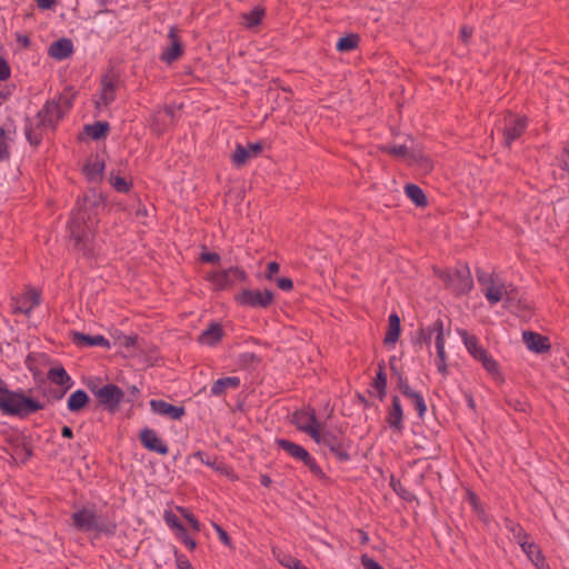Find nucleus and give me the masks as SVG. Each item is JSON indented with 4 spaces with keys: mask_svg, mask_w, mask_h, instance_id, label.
I'll return each mask as SVG.
<instances>
[{
    "mask_svg": "<svg viewBox=\"0 0 569 569\" xmlns=\"http://www.w3.org/2000/svg\"><path fill=\"white\" fill-rule=\"evenodd\" d=\"M264 9L262 7H256L252 11L241 14L242 23L248 29H253L259 26L264 17Z\"/></svg>",
    "mask_w": 569,
    "mask_h": 569,
    "instance_id": "33",
    "label": "nucleus"
},
{
    "mask_svg": "<svg viewBox=\"0 0 569 569\" xmlns=\"http://www.w3.org/2000/svg\"><path fill=\"white\" fill-rule=\"evenodd\" d=\"M178 510L182 513V516L188 520V522L191 525V527L199 531L200 530V523L199 521L190 513L188 512L186 509L183 508H178Z\"/></svg>",
    "mask_w": 569,
    "mask_h": 569,
    "instance_id": "54",
    "label": "nucleus"
},
{
    "mask_svg": "<svg viewBox=\"0 0 569 569\" xmlns=\"http://www.w3.org/2000/svg\"><path fill=\"white\" fill-rule=\"evenodd\" d=\"M407 197L418 207H426L428 204V199L420 187L417 184H407L405 188Z\"/></svg>",
    "mask_w": 569,
    "mask_h": 569,
    "instance_id": "35",
    "label": "nucleus"
},
{
    "mask_svg": "<svg viewBox=\"0 0 569 569\" xmlns=\"http://www.w3.org/2000/svg\"><path fill=\"white\" fill-rule=\"evenodd\" d=\"M468 498H469V501H470L471 506L473 507V509L479 513V516H482L483 510L480 508L477 496L473 492L469 491Z\"/></svg>",
    "mask_w": 569,
    "mask_h": 569,
    "instance_id": "62",
    "label": "nucleus"
},
{
    "mask_svg": "<svg viewBox=\"0 0 569 569\" xmlns=\"http://www.w3.org/2000/svg\"><path fill=\"white\" fill-rule=\"evenodd\" d=\"M485 297L487 300L495 305L501 301L505 297L506 300H511V292L512 290H509V287L506 286L502 281L497 282L496 284L483 288L482 289Z\"/></svg>",
    "mask_w": 569,
    "mask_h": 569,
    "instance_id": "20",
    "label": "nucleus"
},
{
    "mask_svg": "<svg viewBox=\"0 0 569 569\" xmlns=\"http://www.w3.org/2000/svg\"><path fill=\"white\" fill-rule=\"evenodd\" d=\"M513 539L516 540V542L521 547V543H523V546H526L527 543H529V535L523 531V529H520L518 532H516V536H513Z\"/></svg>",
    "mask_w": 569,
    "mask_h": 569,
    "instance_id": "59",
    "label": "nucleus"
},
{
    "mask_svg": "<svg viewBox=\"0 0 569 569\" xmlns=\"http://www.w3.org/2000/svg\"><path fill=\"white\" fill-rule=\"evenodd\" d=\"M64 110L56 101L48 102L37 114L38 127L53 129Z\"/></svg>",
    "mask_w": 569,
    "mask_h": 569,
    "instance_id": "12",
    "label": "nucleus"
},
{
    "mask_svg": "<svg viewBox=\"0 0 569 569\" xmlns=\"http://www.w3.org/2000/svg\"><path fill=\"white\" fill-rule=\"evenodd\" d=\"M277 445L292 458L302 461L312 473L319 477H323V472L321 471L320 467L316 463L313 458L303 447L286 439L277 440Z\"/></svg>",
    "mask_w": 569,
    "mask_h": 569,
    "instance_id": "8",
    "label": "nucleus"
},
{
    "mask_svg": "<svg viewBox=\"0 0 569 569\" xmlns=\"http://www.w3.org/2000/svg\"><path fill=\"white\" fill-rule=\"evenodd\" d=\"M109 181L111 186L119 192H128L130 190V184L121 177L111 172Z\"/></svg>",
    "mask_w": 569,
    "mask_h": 569,
    "instance_id": "44",
    "label": "nucleus"
},
{
    "mask_svg": "<svg viewBox=\"0 0 569 569\" xmlns=\"http://www.w3.org/2000/svg\"><path fill=\"white\" fill-rule=\"evenodd\" d=\"M73 53V43L68 38H61L52 42L48 49V54L56 60H63Z\"/></svg>",
    "mask_w": 569,
    "mask_h": 569,
    "instance_id": "19",
    "label": "nucleus"
},
{
    "mask_svg": "<svg viewBox=\"0 0 569 569\" xmlns=\"http://www.w3.org/2000/svg\"><path fill=\"white\" fill-rule=\"evenodd\" d=\"M562 170L569 173V144L565 147L563 152L559 159Z\"/></svg>",
    "mask_w": 569,
    "mask_h": 569,
    "instance_id": "56",
    "label": "nucleus"
},
{
    "mask_svg": "<svg viewBox=\"0 0 569 569\" xmlns=\"http://www.w3.org/2000/svg\"><path fill=\"white\" fill-rule=\"evenodd\" d=\"M522 340L526 345V347L538 355H543L550 351L551 343L549 341V338L546 336H542L540 333H537L535 331L526 330L522 332Z\"/></svg>",
    "mask_w": 569,
    "mask_h": 569,
    "instance_id": "13",
    "label": "nucleus"
},
{
    "mask_svg": "<svg viewBox=\"0 0 569 569\" xmlns=\"http://www.w3.org/2000/svg\"><path fill=\"white\" fill-rule=\"evenodd\" d=\"M361 563L365 569H383L376 560L368 557L367 555L361 557Z\"/></svg>",
    "mask_w": 569,
    "mask_h": 569,
    "instance_id": "52",
    "label": "nucleus"
},
{
    "mask_svg": "<svg viewBox=\"0 0 569 569\" xmlns=\"http://www.w3.org/2000/svg\"><path fill=\"white\" fill-rule=\"evenodd\" d=\"M47 127H38V120L36 119V122H30L26 127V137L30 144L38 146L41 142L42 139V130Z\"/></svg>",
    "mask_w": 569,
    "mask_h": 569,
    "instance_id": "37",
    "label": "nucleus"
},
{
    "mask_svg": "<svg viewBox=\"0 0 569 569\" xmlns=\"http://www.w3.org/2000/svg\"><path fill=\"white\" fill-rule=\"evenodd\" d=\"M317 443H321L329 448V450L335 453V456L339 460H348L349 456L343 447L342 440L329 431H323L320 429V437L318 440H315Z\"/></svg>",
    "mask_w": 569,
    "mask_h": 569,
    "instance_id": "14",
    "label": "nucleus"
},
{
    "mask_svg": "<svg viewBox=\"0 0 569 569\" xmlns=\"http://www.w3.org/2000/svg\"><path fill=\"white\" fill-rule=\"evenodd\" d=\"M73 525L79 530L91 531L94 530L100 533L113 535L116 531V523L103 519L93 510L83 508L72 515Z\"/></svg>",
    "mask_w": 569,
    "mask_h": 569,
    "instance_id": "3",
    "label": "nucleus"
},
{
    "mask_svg": "<svg viewBox=\"0 0 569 569\" xmlns=\"http://www.w3.org/2000/svg\"><path fill=\"white\" fill-rule=\"evenodd\" d=\"M400 318L398 315L392 313L389 316V325H388V331L385 337V343L392 345L396 343L400 336Z\"/></svg>",
    "mask_w": 569,
    "mask_h": 569,
    "instance_id": "31",
    "label": "nucleus"
},
{
    "mask_svg": "<svg viewBox=\"0 0 569 569\" xmlns=\"http://www.w3.org/2000/svg\"><path fill=\"white\" fill-rule=\"evenodd\" d=\"M212 527L214 528L216 532L218 533L221 542L223 545H226L227 547L231 548L232 543H231V540H230L227 531L216 522H212Z\"/></svg>",
    "mask_w": 569,
    "mask_h": 569,
    "instance_id": "48",
    "label": "nucleus"
},
{
    "mask_svg": "<svg viewBox=\"0 0 569 569\" xmlns=\"http://www.w3.org/2000/svg\"><path fill=\"white\" fill-rule=\"evenodd\" d=\"M408 164L416 167L422 174H428L433 169L432 160L423 153L419 144L415 151L411 152V158Z\"/></svg>",
    "mask_w": 569,
    "mask_h": 569,
    "instance_id": "24",
    "label": "nucleus"
},
{
    "mask_svg": "<svg viewBox=\"0 0 569 569\" xmlns=\"http://www.w3.org/2000/svg\"><path fill=\"white\" fill-rule=\"evenodd\" d=\"M440 333H443V322L442 320L438 319L431 326L419 329L417 336V343L421 347L426 345L429 348L432 336H437Z\"/></svg>",
    "mask_w": 569,
    "mask_h": 569,
    "instance_id": "25",
    "label": "nucleus"
},
{
    "mask_svg": "<svg viewBox=\"0 0 569 569\" xmlns=\"http://www.w3.org/2000/svg\"><path fill=\"white\" fill-rule=\"evenodd\" d=\"M438 360H446L443 333L437 335L435 339Z\"/></svg>",
    "mask_w": 569,
    "mask_h": 569,
    "instance_id": "46",
    "label": "nucleus"
},
{
    "mask_svg": "<svg viewBox=\"0 0 569 569\" xmlns=\"http://www.w3.org/2000/svg\"><path fill=\"white\" fill-rule=\"evenodd\" d=\"M190 458L199 459L203 463L214 468L217 471H219L226 476H229L231 473L230 469L227 466H224L222 463H216V460L211 461L210 459H204V453L201 451L194 452Z\"/></svg>",
    "mask_w": 569,
    "mask_h": 569,
    "instance_id": "40",
    "label": "nucleus"
},
{
    "mask_svg": "<svg viewBox=\"0 0 569 569\" xmlns=\"http://www.w3.org/2000/svg\"><path fill=\"white\" fill-rule=\"evenodd\" d=\"M176 562L179 569H193L191 562L182 555L176 553Z\"/></svg>",
    "mask_w": 569,
    "mask_h": 569,
    "instance_id": "57",
    "label": "nucleus"
},
{
    "mask_svg": "<svg viewBox=\"0 0 569 569\" xmlns=\"http://www.w3.org/2000/svg\"><path fill=\"white\" fill-rule=\"evenodd\" d=\"M150 407L153 412L161 415V416L169 417L173 420H179L184 415L183 407L173 406L163 400H151Z\"/></svg>",
    "mask_w": 569,
    "mask_h": 569,
    "instance_id": "18",
    "label": "nucleus"
},
{
    "mask_svg": "<svg viewBox=\"0 0 569 569\" xmlns=\"http://www.w3.org/2000/svg\"><path fill=\"white\" fill-rule=\"evenodd\" d=\"M359 41V37L356 34H349L342 37L337 42V50L339 51H350L357 48Z\"/></svg>",
    "mask_w": 569,
    "mask_h": 569,
    "instance_id": "39",
    "label": "nucleus"
},
{
    "mask_svg": "<svg viewBox=\"0 0 569 569\" xmlns=\"http://www.w3.org/2000/svg\"><path fill=\"white\" fill-rule=\"evenodd\" d=\"M89 402V397L83 390H77L72 392L68 399V409L71 412H79Z\"/></svg>",
    "mask_w": 569,
    "mask_h": 569,
    "instance_id": "30",
    "label": "nucleus"
},
{
    "mask_svg": "<svg viewBox=\"0 0 569 569\" xmlns=\"http://www.w3.org/2000/svg\"><path fill=\"white\" fill-rule=\"evenodd\" d=\"M402 417H403V412H402L400 399H399V397L395 396L392 398V406H391V409H390L389 416H388L389 426L397 430H401Z\"/></svg>",
    "mask_w": 569,
    "mask_h": 569,
    "instance_id": "29",
    "label": "nucleus"
},
{
    "mask_svg": "<svg viewBox=\"0 0 569 569\" xmlns=\"http://www.w3.org/2000/svg\"><path fill=\"white\" fill-rule=\"evenodd\" d=\"M104 170V161L100 160L98 157L93 160H90L86 168V176L90 181H99L101 179L102 172Z\"/></svg>",
    "mask_w": 569,
    "mask_h": 569,
    "instance_id": "34",
    "label": "nucleus"
},
{
    "mask_svg": "<svg viewBox=\"0 0 569 569\" xmlns=\"http://www.w3.org/2000/svg\"><path fill=\"white\" fill-rule=\"evenodd\" d=\"M168 38L170 39L171 44L166 51H163L161 59L168 63H171L182 54V46L178 38L176 27L170 28Z\"/></svg>",
    "mask_w": 569,
    "mask_h": 569,
    "instance_id": "23",
    "label": "nucleus"
},
{
    "mask_svg": "<svg viewBox=\"0 0 569 569\" xmlns=\"http://www.w3.org/2000/svg\"><path fill=\"white\" fill-rule=\"evenodd\" d=\"M237 300L252 308H267L273 300V293L269 290H242Z\"/></svg>",
    "mask_w": 569,
    "mask_h": 569,
    "instance_id": "10",
    "label": "nucleus"
},
{
    "mask_svg": "<svg viewBox=\"0 0 569 569\" xmlns=\"http://www.w3.org/2000/svg\"><path fill=\"white\" fill-rule=\"evenodd\" d=\"M398 387H399L400 391H401V392H402L407 398H409V399L411 398V395H415V393H416V391H413V390L409 387L408 382H407L405 379H402V377H400V376H399V380H398Z\"/></svg>",
    "mask_w": 569,
    "mask_h": 569,
    "instance_id": "53",
    "label": "nucleus"
},
{
    "mask_svg": "<svg viewBox=\"0 0 569 569\" xmlns=\"http://www.w3.org/2000/svg\"><path fill=\"white\" fill-rule=\"evenodd\" d=\"M239 385L240 379L238 377L221 378L213 383L211 392L214 396H221L227 389H236L239 387Z\"/></svg>",
    "mask_w": 569,
    "mask_h": 569,
    "instance_id": "32",
    "label": "nucleus"
},
{
    "mask_svg": "<svg viewBox=\"0 0 569 569\" xmlns=\"http://www.w3.org/2000/svg\"><path fill=\"white\" fill-rule=\"evenodd\" d=\"M48 379L59 386L70 387L71 378L62 367L51 368L48 371Z\"/></svg>",
    "mask_w": 569,
    "mask_h": 569,
    "instance_id": "36",
    "label": "nucleus"
},
{
    "mask_svg": "<svg viewBox=\"0 0 569 569\" xmlns=\"http://www.w3.org/2000/svg\"><path fill=\"white\" fill-rule=\"evenodd\" d=\"M438 276L445 281L446 286L457 295L469 292L473 286L471 272L468 267L448 271H438Z\"/></svg>",
    "mask_w": 569,
    "mask_h": 569,
    "instance_id": "4",
    "label": "nucleus"
},
{
    "mask_svg": "<svg viewBox=\"0 0 569 569\" xmlns=\"http://www.w3.org/2000/svg\"><path fill=\"white\" fill-rule=\"evenodd\" d=\"M476 273H477L478 282L483 288L491 287L500 281L499 279L495 278V276L492 273H488L481 269H477Z\"/></svg>",
    "mask_w": 569,
    "mask_h": 569,
    "instance_id": "42",
    "label": "nucleus"
},
{
    "mask_svg": "<svg viewBox=\"0 0 569 569\" xmlns=\"http://www.w3.org/2000/svg\"><path fill=\"white\" fill-rule=\"evenodd\" d=\"M9 77L10 67L3 58H0V80H7Z\"/></svg>",
    "mask_w": 569,
    "mask_h": 569,
    "instance_id": "58",
    "label": "nucleus"
},
{
    "mask_svg": "<svg viewBox=\"0 0 569 569\" xmlns=\"http://www.w3.org/2000/svg\"><path fill=\"white\" fill-rule=\"evenodd\" d=\"M276 281L277 286L284 291H289L293 287V282L289 278H278Z\"/></svg>",
    "mask_w": 569,
    "mask_h": 569,
    "instance_id": "61",
    "label": "nucleus"
},
{
    "mask_svg": "<svg viewBox=\"0 0 569 569\" xmlns=\"http://www.w3.org/2000/svg\"><path fill=\"white\" fill-rule=\"evenodd\" d=\"M244 278V271L239 268H229L228 270L211 272L207 276V280L210 281L217 290L227 289L237 280H243Z\"/></svg>",
    "mask_w": 569,
    "mask_h": 569,
    "instance_id": "9",
    "label": "nucleus"
},
{
    "mask_svg": "<svg viewBox=\"0 0 569 569\" xmlns=\"http://www.w3.org/2000/svg\"><path fill=\"white\" fill-rule=\"evenodd\" d=\"M119 87V78L114 73H107L101 79V92L96 101V108L109 106L116 98V91Z\"/></svg>",
    "mask_w": 569,
    "mask_h": 569,
    "instance_id": "11",
    "label": "nucleus"
},
{
    "mask_svg": "<svg viewBox=\"0 0 569 569\" xmlns=\"http://www.w3.org/2000/svg\"><path fill=\"white\" fill-rule=\"evenodd\" d=\"M291 421L300 431L308 433L313 440H318L320 437L322 425L318 422L316 411L311 407L296 411Z\"/></svg>",
    "mask_w": 569,
    "mask_h": 569,
    "instance_id": "7",
    "label": "nucleus"
},
{
    "mask_svg": "<svg viewBox=\"0 0 569 569\" xmlns=\"http://www.w3.org/2000/svg\"><path fill=\"white\" fill-rule=\"evenodd\" d=\"M88 198L78 202L77 210L72 213L69 229L74 240V247L82 251L84 256L92 253L91 239L93 238V227L97 223L94 202L87 204Z\"/></svg>",
    "mask_w": 569,
    "mask_h": 569,
    "instance_id": "1",
    "label": "nucleus"
},
{
    "mask_svg": "<svg viewBox=\"0 0 569 569\" xmlns=\"http://www.w3.org/2000/svg\"><path fill=\"white\" fill-rule=\"evenodd\" d=\"M90 390L97 397L99 403L110 412H116L124 398V392L113 383H107L102 387L92 386Z\"/></svg>",
    "mask_w": 569,
    "mask_h": 569,
    "instance_id": "6",
    "label": "nucleus"
},
{
    "mask_svg": "<svg viewBox=\"0 0 569 569\" xmlns=\"http://www.w3.org/2000/svg\"><path fill=\"white\" fill-rule=\"evenodd\" d=\"M527 120L523 117H512L510 113L506 118L503 130L505 143L509 147L511 142L518 139L526 129Z\"/></svg>",
    "mask_w": 569,
    "mask_h": 569,
    "instance_id": "15",
    "label": "nucleus"
},
{
    "mask_svg": "<svg viewBox=\"0 0 569 569\" xmlns=\"http://www.w3.org/2000/svg\"><path fill=\"white\" fill-rule=\"evenodd\" d=\"M201 260L203 262L218 263L220 261V256L216 252H203L201 254Z\"/></svg>",
    "mask_w": 569,
    "mask_h": 569,
    "instance_id": "60",
    "label": "nucleus"
},
{
    "mask_svg": "<svg viewBox=\"0 0 569 569\" xmlns=\"http://www.w3.org/2000/svg\"><path fill=\"white\" fill-rule=\"evenodd\" d=\"M410 400L415 405L419 417H423L425 412L427 411V406H426V402H425L422 396L420 393L416 392L415 395H411Z\"/></svg>",
    "mask_w": 569,
    "mask_h": 569,
    "instance_id": "45",
    "label": "nucleus"
},
{
    "mask_svg": "<svg viewBox=\"0 0 569 569\" xmlns=\"http://www.w3.org/2000/svg\"><path fill=\"white\" fill-rule=\"evenodd\" d=\"M262 150L261 143H249L248 147L237 144L232 154V161L237 167L243 166L250 158H253Z\"/></svg>",
    "mask_w": 569,
    "mask_h": 569,
    "instance_id": "17",
    "label": "nucleus"
},
{
    "mask_svg": "<svg viewBox=\"0 0 569 569\" xmlns=\"http://www.w3.org/2000/svg\"><path fill=\"white\" fill-rule=\"evenodd\" d=\"M40 303V293L34 289L28 291L17 301L14 312L30 313L31 310Z\"/></svg>",
    "mask_w": 569,
    "mask_h": 569,
    "instance_id": "22",
    "label": "nucleus"
},
{
    "mask_svg": "<svg viewBox=\"0 0 569 569\" xmlns=\"http://www.w3.org/2000/svg\"><path fill=\"white\" fill-rule=\"evenodd\" d=\"M109 130V123L108 122H96L93 124L86 126V131L88 136H90L94 140H99L103 138Z\"/></svg>",
    "mask_w": 569,
    "mask_h": 569,
    "instance_id": "38",
    "label": "nucleus"
},
{
    "mask_svg": "<svg viewBox=\"0 0 569 569\" xmlns=\"http://www.w3.org/2000/svg\"><path fill=\"white\" fill-rule=\"evenodd\" d=\"M167 522L178 530V533L184 535V527L181 525L179 519L174 515H168L167 516Z\"/></svg>",
    "mask_w": 569,
    "mask_h": 569,
    "instance_id": "50",
    "label": "nucleus"
},
{
    "mask_svg": "<svg viewBox=\"0 0 569 569\" xmlns=\"http://www.w3.org/2000/svg\"><path fill=\"white\" fill-rule=\"evenodd\" d=\"M120 343L126 348L136 347L138 345L137 336H122L119 338Z\"/></svg>",
    "mask_w": 569,
    "mask_h": 569,
    "instance_id": "55",
    "label": "nucleus"
},
{
    "mask_svg": "<svg viewBox=\"0 0 569 569\" xmlns=\"http://www.w3.org/2000/svg\"><path fill=\"white\" fill-rule=\"evenodd\" d=\"M258 361V357L253 352H243L240 356V362L242 366L249 367Z\"/></svg>",
    "mask_w": 569,
    "mask_h": 569,
    "instance_id": "49",
    "label": "nucleus"
},
{
    "mask_svg": "<svg viewBox=\"0 0 569 569\" xmlns=\"http://www.w3.org/2000/svg\"><path fill=\"white\" fill-rule=\"evenodd\" d=\"M278 561L283 567H287L289 569H308L307 567L302 566L301 562L297 558H295L290 555L278 556Z\"/></svg>",
    "mask_w": 569,
    "mask_h": 569,
    "instance_id": "43",
    "label": "nucleus"
},
{
    "mask_svg": "<svg viewBox=\"0 0 569 569\" xmlns=\"http://www.w3.org/2000/svg\"><path fill=\"white\" fill-rule=\"evenodd\" d=\"M458 335L462 338L463 343L469 353L477 360L481 361L483 368L491 375H498V363L487 351L478 345L476 336H471L465 329H458Z\"/></svg>",
    "mask_w": 569,
    "mask_h": 569,
    "instance_id": "5",
    "label": "nucleus"
},
{
    "mask_svg": "<svg viewBox=\"0 0 569 569\" xmlns=\"http://www.w3.org/2000/svg\"><path fill=\"white\" fill-rule=\"evenodd\" d=\"M408 141H410V144L403 143L400 146H380L379 150L382 152H386L388 154H391L393 157H400L403 158L407 163H409L411 158V152L415 151L418 143L415 142V140L408 136Z\"/></svg>",
    "mask_w": 569,
    "mask_h": 569,
    "instance_id": "21",
    "label": "nucleus"
},
{
    "mask_svg": "<svg viewBox=\"0 0 569 569\" xmlns=\"http://www.w3.org/2000/svg\"><path fill=\"white\" fill-rule=\"evenodd\" d=\"M73 97L74 93L70 89L60 96L59 101L57 103H59L60 107L66 111L71 107Z\"/></svg>",
    "mask_w": 569,
    "mask_h": 569,
    "instance_id": "47",
    "label": "nucleus"
},
{
    "mask_svg": "<svg viewBox=\"0 0 569 569\" xmlns=\"http://www.w3.org/2000/svg\"><path fill=\"white\" fill-rule=\"evenodd\" d=\"M373 388L379 392L380 399H383V397L386 396L387 376L382 371L381 366H380L379 372L377 375V378L373 381Z\"/></svg>",
    "mask_w": 569,
    "mask_h": 569,
    "instance_id": "41",
    "label": "nucleus"
},
{
    "mask_svg": "<svg viewBox=\"0 0 569 569\" xmlns=\"http://www.w3.org/2000/svg\"><path fill=\"white\" fill-rule=\"evenodd\" d=\"M521 549L537 569H550L549 565L546 562L541 549L533 541L527 543L526 546L521 543Z\"/></svg>",
    "mask_w": 569,
    "mask_h": 569,
    "instance_id": "26",
    "label": "nucleus"
},
{
    "mask_svg": "<svg viewBox=\"0 0 569 569\" xmlns=\"http://www.w3.org/2000/svg\"><path fill=\"white\" fill-rule=\"evenodd\" d=\"M279 263L272 261V262H269L268 266H267V278L268 279H272L273 274H276L278 271H279Z\"/></svg>",
    "mask_w": 569,
    "mask_h": 569,
    "instance_id": "64",
    "label": "nucleus"
},
{
    "mask_svg": "<svg viewBox=\"0 0 569 569\" xmlns=\"http://www.w3.org/2000/svg\"><path fill=\"white\" fill-rule=\"evenodd\" d=\"M140 440L142 445L150 451L158 452L160 455L168 453V446L157 436L152 429H143L140 432Z\"/></svg>",
    "mask_w": 569,
    "mask_h": 569,
    "instance_id": "16",
    "label": "nucleus"
},
{
    "mask_svg": "<svg viewBox=\"0 0 569 569\" xmlns=\"http://www.w3.org/2000/svg\"><path fill=\"white\" fill-rule=\"evenodd\" d=\"M73 342L78 346H102L109 347V341L103 336H89L80 332H73Z\"/></svg>",
    "mask_w": 569,
    "mask_h": 569,
    "instance_id": "28",
    "label": "nucleus"
},
{
    "mask_svg": "<svg viewBox=\"0 0 569 569\" xmlns=\"http://www.w3.org/2000/svg\"><path fill=\"white\" fill-rule=\"evenodd\" d=\"M223 336L222 327L219 323L212 322L210 326L199 336L198 341L202 345L214 346Z\"/></svg>",
    "mask_w": 569,
    "mask_h": 569,
    "instance_id": "27",
    "label": "nucleus"
},
{
    "mask_svg": "<svg viewBox=\"0 0 569 569\" xmlns=\"http://www.w3.org/2000/svg\"><path fill=\"white\" fill-rule=\"evenodd\" d=\"M9 157L8 146L6 143V133L0 128V160Z\"/></svg>",
    "mask_w": 569,
    "mask_h": 569,
    "instance_id": "51",
    "label": "nucleus"
},
{
    "mask_svg": "<svg viewBox=\"0 0 569 569\" xmlns=\"http://www.w3.org/2000/svg\"><path fill=\"white\" fill-rule=\"evenodd\" d=\"M179 537L182 539V541L184 542V545L190 549V550H193L196 547H197V542L190 538L187 533V530L184 529V535H181V533H178Z\"/></svg>",
    "mask_w": 569,
    "mask_h": 569,
    "instance_id": "63",
    "label": "nucleus"
},
{
    "mask_svg": "<svg viewBox=\"0 0 569 569\" xmlns=\"http://www.w3.org/2000/svg\"><path fill=\"white\" fill-rule=\"evenodd\" d=\"M42 408L41 403L26 397L23 393L8 390L3 381L0 380V410L3 413L24 417Z\"/></svg>",
    "mask_w": 569,
    "mask_h": 569,
    "instance_id": "2",
    "label": "nucleus"
}]
</instances>
